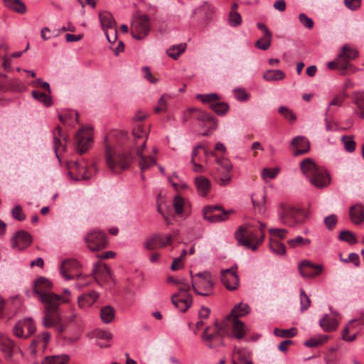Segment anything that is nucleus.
<instances>
[{
  "label": "nucleus",
  "instance_id": "f257e3e1",
  "mask_svg": "<svg viewBox=\"0 0 364 364\" xmlns=\"http://www.w3.org/2000/svg\"><path fill=\"white\" fill-rule=\"evenodd\" d=\"M44 305V316L43 325L46 328H51L60 321V306L68 303L67 297L51 292L38 299Z\"/></svg>",
  "mask_w": 364,
  "mask_h": 364
},
{
  "label": "nucleus",
  "instance_id": "f03ea898",
  "mask_svg": "<svg viewBox=\"0 0 364 364\" xmlns=\"http://www.w3.org/2000/svg\"><path fill=\"white\" fill-rule=\"evenodd\" d=\"M105 142V161L109 170L114 173H120L130 167L132 156L127 152H117L110 144Z\"/></svg>",
  "mask_w": 364,
  "mask_h": 364
},
{
  "label": "nucleus",
  "instance_id": "7ed1b4c3",
  "mask_svg": "<svg viewBox=\"0 0 364 364\" xmlns=\"http://www.w3.org/2000/svg\"><path fill=\"white\" fill-rule=\"evenodd\" d=\"M256 226L247 225V226H240L235 232V236L239 244L251 249L253 251L257 250L264 239V235H258Z\"/></svg>",
  "mask_w": 364,
  "mask_h": 364
},
{
  "label": "nucleus",
  "instance_id": "20e7f679",
  "mask_svg": "<svg viewBox=\"0 0 364 364\" xmlns=\"http://www.w3.org/2000/svg\"><path fill=\"white\" fill-rule=\"evenodd\" d=\"M306 217L307 215L303 209L296 208L284 204L280 205L279 218L286 225L294 227L302 224Z\"/></svg>",
  "mask_w": 364,
  "mask_h": 364
},
{
  "label": "nucleus",
  "instance_id": "39448f33",
  "mask_svg": "<svg viewBox=\"0 0 364 364\" xmlns=\"http://www.w3.org/2000/svg\"><path fill=\"white\" fill-rule=\"evenodd\" d=\"M192 274V271H190ZM197 279H193V276L191 275L192 278V287L196 294L209 296L213 293V287L212 276L210 272H199L196 274Z\"/></svg>",
  "mask_w": 364,
  "mask_h": 364
},
{
  "label": "nucleus",
  "instance_id": "423d86ee",
  "mask_svg": "<svg viewBox=\"0 0 364 364\" xmlns=\"http://www.w3.org/2000/svg\"><path fill=\"white\" fill-rule=\"evenodd\" d=\"M150 31L149 18L146 15L136 17L131 25V33L136 40H142Z\"/></svg>",
  "mask_w": 364,
  "mask_h": 364
},
{
  "label": "nucleus",
  "instance_id": "0eeeda50",
  "mask_svg": "<svg viewBox=\"0 0 364 364\" xmlns=\"http://www.w3.org/2000/svg\"><path fill=\"white\" fill-rule=\"evenodd\" d=\"M76 149L82 154L87 151L93 142L92 128L91 127H82L75 134Z\"/></svg>",
  "mask_w": 364,
  "mask_h": 364
},
{
  "label": "nucleus",
  "instance_id": "6e6552de",
  "mask_svg": "<svg viewBox=\"0 0 364 364\" xmlns=\"http://www.w3.org/2000/svg\"><path fill=\"white\" fill-rule=\"evenodd\" d=\"M189 118L209 124L210 129L212 130L217 129V119L205 111L196 108H190L185 112L183 121H187Z\"/></svg>",
  "mask_w": 364,
  "mask_h": 364
},
{
  "label": "nucleus",
  "instance_id": "1a4fd4ad",
  "mask_svg": "<svg viewBox=\"0 0 364 364\" xmlns=\"http://www.w3.org/2000/svg\"><path fill=\"white\" fill-rule=\"evenodd\" d=\"M85 242L91 251H99L105 248L108 244L106 234L101 231H93L85 237Z\"/></svg>",
  "mask_w": 364,
  "mask_h": 364
},
{
  "label": "nucleus",
  "instance_id": "9d476101",
  "mask_svg": "<svg viewBox=\"0 0 364 364\" xmlns=\"http://www.w3.org/2000/svg\"><path fill=\"white\" fill-rule=\"evenodd\" d=\"M210 329V326H207L204 329L202 335L201 339L203 342H205V345L209 348H216L219 346H224V338L225 333L224 332H218L213 331L212 333H209Z\"/></svg>",
  "mask_w": 364,
  "mask_h": 364
},
{
  "label": "nucleus",
  "instance_id": "9b49d317",
  "mask_svg": "<svg viewBox=\"0 0 364 364\" xmlns=\"http://www.w3.org/2000/svg\"><path fill=\"white\" fill-rule=\"evenodd\" d=\"M14 333L19 338H27L36 331V325L31 318L19 321L14 327Z\"/></svg>",
  "mask_w": 364,
  "mask_h": 364
},
{
  "label": "nucleus",
  "instance_id": "f8f14e48",
  "mask_svg": "<svg viewBox=\"0 0 364 364\" xmlns=\"http://www.w3.org/2000/svg\"><path fill=\"white\" fill-rule=\"evenodd\" d=\"M216 162L218 165V171L219 173L220 185L226 186L232 178L230 171L232 166L229 159L226 158H217Z\"/></svg>",
  "mask_w": 364,
  "mask_h": 364
},
{
  "label": "nucleus",
  "instance_id": "ddd939ff",
  "mask_svg": "<svg viewBox=\"0 0 364 364\" xmlns=\"http://www.w3.org/2000/svg\"><path fill=\"white\" fill-rule=\"evenodd\" d=\"M299 270L302 277L311 279L321 274L323 267L321 264H315L309 260L304 259L299 264Z\"/></svg>",
  "mask_w": 364,
  "mask_h": 364
},
{
  "label": "nucleus",
  "instance_id": "4468645a",
  "mask_svg": "<svg viewBox=\"0 0 364 364\" xmlns=\"http://www.w3.org/2000/svg\"><path fill=\"white\" fill-rule=\"evenodd\" d=\"M68 168L70 176L76 181L86 180L87 164L85 161H70L68 162Z\"/></svg>",
  "mask_w": 364,
  "mask_h": 364
},
{
  "label": "nucleus",
  "instance_id": "2eb2a0df",
  "mask_svg": "<svg viewBox=\"0 0 364 364\" xmlns=\"http://www.w3.org/2000/svg\"><path fill=\"white\" fill-rule=\"evenodd\" d=\"M52 287L53 284L48 279L40 277L34 282L33 295L39 299L41 296H45L51 293L50 289Z\"/></svg>",
  "mask_w": 364,
  "mask_h": 364
},
{
  "label": "nucleus",
  "instance_id": "dca6fc26",
  "mask_svg": "<svg viewBox=\"0 0 364 364\" xmlns=\"http://www.w3.org/2000/svg\"><path fill=\"white\" fill-rule=\"evenodd\" d=\"M11 242L14 249L23 250L31 244L32 237L28 232L19 230L13 236Z\"/></svg>",
  "mask_w": 364,
  "mask_h": 364
},
{
  "label": "nucleus",
  "instance_id": "f3484780",
  "mask_svg": "<svg viewBox=\"0 0 364 364\" xmlns=\"http://www.w3.org/2000/svg\"><path fill=\"white\" fill-rule=\"evenodd\" d=\"M221 281L224 286L230 291L235 290L239 286V277L232 269L222 271Z\"/></svg>",
  "mask_w": 364,
  "mask_h": 364
},
{
  "label": "nucleus",
  "instance_id": "a211bd4d",
  "mask_svg": "<svg viewBox=\"0 0 364 364\" xmlns=\"http://www.w3.org/2000/svg\"><path fill=\"white\" fill-rule=\"evenodd\" d=\"M80 267L78 262L75 259H67L62 262L60 273L66 280L81 277V274H74L73 272L77 270Z\"/></svg>",
  "mask_w": 364,
  "mask_h": 364
},
{
  "label": "nucleus",
  "instance_id": "6ab92c4d",
  "mask_svg": "<svg viewBox=\"0 0 364 364\" xmlns=\"http://www.w3.org/2000/svg\"><path fill=\"white\" fill-rule=\"evenodd\" d=\"M97 283L104 282L109 284L112 282V274L108 267L105 264L95 263L92 270Z\"/></svg>",
  "mask_w": 364,
  "mask_h": 364
},
{
  "label": "nucleus",
  "instance_id": "aec40b11",
  "mask_svg": "<svg viewBox=\"0 0 364 364\" xmlns=\"http://www.w3.org/2000/svg\"><path fill=\"white\" fill-rule=\"evenodd\" d=\"M149 132V129H145L141 124L133 129L132 134L135 141L136 150L137 149H145Z\"/></svg>",
  "mask_w": 364,
  "mask_h": 364
},
{
  "label": "nucleus",
  "instance_id": "412c9836",
  "mask_svg": "<svg viewBox=\"0 0 364 364\" xmlns=\"http://www.w3.org/2000/svg\"><path fill=\"white\" fill-rule=\"evenodd\" d=\"M171 302L181 312H186L193 304V297L190 294L180 296L178 294L171 296Z\"/></svg>",
  "mask_w": 364,
  "mask_h": 364
},
{
  "label": "nucleus",
  "instance_id": "4be33fe9",
  "mask_svg": "<svg viewBox=\"0 0 364 364\" xmlns=\"http://www.w3.org/2000/svg\"><path fill=\"white\" fill-rule=\"evenodd\" d=\"M67 137L63 134V129L60 126H57L53 131V146L56 156L59 159L58 152L62 150L64 151L66 148Z\"/></svg>",
  "mask_w": 364,
  "mask_h": 364
},
{
  "label": "nucleus",
  "instance_id": "5701e85b",
  "mask_svg": "<svg viewBox=\"0 0 364 364\" xmlns=\"http://www.w3.org/2000/svg\"><path fill=\"white\" fill-rule=\"evenodd\" d=\"M300 168L303 173L307 177L310 178L314 173L322 174L324 173V168L318 166L315 162L311 159H305L300 164Z\"/></svg>",
  "mask_w": 364,
  "mask_h": 364
},
{
  "label": "nucleus",
  "instance_id": "b1692460",
  "mask_svg": "<svg viewBox=\"0 0 364 364\" xmlns=\"http://www.w3.org/2000/svg\"><path fill=\"white\" fill-rule=\"evenodd\" d=\"M337 314L324 315L319 321V326L325 332L334 331L338 326L339 321L337 318Z\"/></svg>",
  "mask_w": 364,
  "mask_h": 364
},
{
  "label": "nucleus",
  "instance_id": "393cba45",
  "mask_svg": "<svg viewBox=\"0 0 364 364\" xmlns=\"http://www.w3.org/2000/svg\"><path fill=\"white\" fill-rule=\"evenodd\" d=\"M352 100L355 106L354 114L364 119V90L353 92Z\"/></svg>",
  "mask_w": 364,
  "mask_h": 364
},
{
  "label": "nucleus",
  "instance_id": "a878e982",
  "mask_svg": "<svg viewBox=\"0 0 364 364\" xmlns=\"http://www.w3.org/2000/svg\"><path fill=\"white\" fill-rule=\"evenodd\" d=\"M194 182L199 196L205 197L210 191L211 182L208 178L199 176L195 178Z\"/></svg>",
  "mask_w": 364,
  "mask_h": 364
},
{
  "label": "nucleus",
  "instance_id": "bb28decb",
  "mask_svg": "<svg viewBox=\"0 0 364 364\" xmlns=\"http://www.w3.org/2000/svg\"><path fill=\"white\" fill-rule=\"evenodd\" d=\"M291 144L294 146L296 149L294 151L293 155L297 156L304 154L309 151L310 144L306 138L304 136H296L292 141Z\"/></svg>",
  "mask_w": 364,
  "mask_h": 364
},
{
  "label": "nucleus",
  "instance_id": "cd10ccee",
  "mask_svg": "<svg viewBox=\"0 0 364 364\" xmlns=\"http://www.w3.org/2000/svg\"><path fill=\"white\" fill-rule=\"evenodd\" d=\"M324 173L322 174L314 173L310 178L311 183L317 188H323L328 186L331 183L329 173L324 168Z\"/></svg>",
  "mask_w": 364,
  "mask_h": 364
},
{
  "label": "nucleus",
  "instance_id": "c85d7f7f",
  "mask_svg": "<svg viewBox=\"0 0 364 364\" xmlns=\"http://www.w3.org/2000/svg\"><path fill=\"white\" fill-rule=\"evenodd\" d=\"M327 67L331 70L338 69L342 71L343 74L353 73L356 70L353 64L340 61L338 56L336 60L328 63Z\"/></svg>",
  "mask_w": 364,
  "mask_h": 364
},
{
  "label": "nucleus",
  "instance_id": "c756f323",
  "mask_svg": "<svg viewBox=\"0 0 364 364\" xmlns=\"http://www.w3.org/2000/svg\"><path fill=\"white\" fill-rule=\"evenodd\" d=\"M349 216L354 224H361L364 222V206L360 204L352 205L349 209Z\"/></svg>",
  "mask_w": 364,
  "mask_h": 364
},
{
  "label": "nucleus",
  "instance_id": "7c9ffc66",
  "mask_svg": "<svg viewBox=\"0 0 364 364\" xmlns=\"http://www.w3.org/2000/svg\"><path fill=\"white\" fill-rule=\"evenodd\" d=\"M250 308L248 304L244 303H239L235 305L231 310L230 313L226 316L228 321L234 319L239 317H243L249 314Z\"/></svg>",
  "mask_w": 364,
  "mask_h": 364
},
{
  "label": "nucleus",
  "instance_id": "2f4dec72",
  "mask_svg": "<svg viewBox=\"0 0 364 364\" xmlns=\"http://www.w3.org/2000/svg\"><path fill=\"white\" fill-rule=\"evenodd\" d=\"M145 249L154 250L164 247V240L161 234H154L149 237L144 243Z\"/></svg>",
  "mask_w": 364,
  "mask_h": 364
},
{
  "label": "nucleus",
  "instance_id": "473e14b6",
  "mask_svg": "<svg viewBox=\"0 0 364 364\" xmlns=\"http://www.w3.org/2000/svg\"><path fill=\"white\" fill-rule=\"evenodd\" d=\"M99 294L95 291L85 293L78 297L77 302L80 308H86L92 306L97 299Z\"/></svg>",
  "mask_w": 364,
  "mask_h": 364
},
{
  "label": "nucleus",
  "instance_id": "72a5a7b5",
  "mask_svg": "<svg viewBox=\"0 0 364 364\" xmlns=\"http://www.w3.org/2000/svg\"><path fill=\"white\" fill-rule=\"evenodd\" d=\"M144 149H137L136 150V154L139 156V165L141 172L149 169L151 166H154L156 163V159L151 156H143L142 151Z\"/></svg>",
  "mask_w": 364,
  "mask_h": 364
},
{
  "label": "nucleus",
  "instance_id": "f704fd0d",
  "mask_svg": "<svg viewBox=\"0 0 364 364\" xmlns=\"http://www.w3.org/2000/svg\"><path fill=\"white\" fill-rule=\"evenodd\" d=\"M358 56V50L348 45L343 46L342 52L338 55L339 60L347 63H350V61L355 59Z\"/></svg>",
  "mask_w": 364,
  "mask_h": 364
},
{
  "label": "nucleus",
  "instance_id": "c9c22d12",
  "mask_svg": "<svg viewBox=\"0 0 364 364\" xmlns=\"http://www.w3.org/2000/svg\"><path fill=\"white\" fill-rule=\"evenodd\" d=\"M0 349L7 358H11L13 353L18 350L13 341L4 338L0 341Z\"/></svg>",
  "mask_w": 364,
  "mask_h": 364
},
{
  "label": "nucleus",
  "instance_id": "e433bc0d",
  "mask_svg": "<svg viewBox=\"0 0 364 364\" xmlns=\"http://www.w3.org/2000/svg\"><path fill=\"white\" fill-rule=\"evenodd\" d=\"M355 322L358 323L360 325H364V321H363L361 318L350 320L342 331L341 336L343 341L346 342H352L356 339L357 333H353V335L349 336V331L351 328H353V323Z\"/></svg>",
  "mask_w": 364,
  "mask_h": 364
},
{
  "label": "nucleus",
  "instance_id": "4c0bfd02",
  "mask_svg": "<svg viewBox=\"0 0 364 364\" xmlns=\"http://www.w3.org/2000/svg\"><path fill=\"white\" fill-rule=\"evenodd\" d=\"M230 321L233 336L238 340L242 339L246 335L245 323L236 318Z\"/></svg>",
  "mask_w": 364,
  "mask_h": 364
},
{
  "label": "nucleus",
  "instance_id": "58836bf2",
  "mask_svg": "<svg viewBox=\"0 0 364 364\" xmlns=\"http://www.w3.org/2000/svg\"><path fill=\"white\" fill-rule=\"evenodd\" d=\"M99 18L103 31L109 30L116 27V21L109 12L100 13Z\"/></svg>",
  "mask_w": 364,
  "mask_h": 364
},
{
  "label": "nucleus",
  "instance_id": "ea45409f",
  "mask_svg": "<svg viewBox=\"0 0 364 364\" xmlns=\"http://www.w3.org/2000/svg\"><path fill=\"white\" fill-rule=\"evenodd\" d=\"M5 6L16 13L23 14L26 12V6L21 0H4Z\"/></svg>",
  "mask_w": 364,
  "mask_h": 364
},
{
  "label": "nucleus",
  "instance_id": "a19ab883",
  "mask_svg": "<svg viewBox=\"0 0 364 364\" xmlns=\"http://www.w3.org/2000/svg\"><path fill=\"white\" fill-rule=\"evenodd\" d=\"M69 356L67 355L46 356L42 361V364H67Z\"/></svg>",
  "mask_w": 364,
  "mask_h": 364
},
{
  "label": "nucleus",
  "instance_id": "79ce46f5",
  "mask_svg": "<svg viewBox=\"0 0 364 364\" xmlns=\"http://www.w3.org/2000/svg\"><path fill=\"white\" fill-rule=\"evenodd\" d=\"M269 245L271 250L278 255H284L286 253L285 245L278 240L269 237Z\"/></svg>",
  "mask_w": 364,
  "mask_h": 364
},
{
  "label": "nucleus",
  "instance_id": "37998d69",
  "mask_svg": "<svg viewBox=\"0 0 364 364\" xmlns=\"http://www.w3.org/2000/svg\"><path fill=\"white\" fill-rule=\"evenodd\" d=\"M284 77V73L280 70H269L263 74V78L267 81L281 80Z\"/></svg>",
  "mask_w": 364,
  "mask_h": 364
},
{
  "label": "nucleus",
  "instance_id": "c03bdc74",
  "mask_svg": "<svg viewBox=\"0 0 364 364\" xmlns=\"http://www.w3.org/2000/svg\"><path fill=\"white\" fill-rule=\"evenodd\" d=\"M328 338L329 337L326 335H318L306 341L304 346L309 348L318 347L326 343Z\"/></svg>",
  "mask_w": 364,
  "mask_h": 364
},
{
  "label": "nucleus",
  "instance_id": "a18cd8bd",
  "mask_svg": "<svg viewBox=\"0 0 364 364\" xmlns=\"http://www.w3.org/2000/svg\"><path fill=\"white\" fill-rule=\"evenodd\" d=\"M100 316L104 323H109L114 317V309L110 306H105L101 309Z\"/></svg>",
  "mask_w": 364,
  "mask_h": 364
},
{
  "label": "nucleus",
  "instance_id": "49530a36",
  "mask_svg": "<svg viewBox=\"0 0 364 364\" xmlns=\"http://www.w3.org/2000/svg\"><path fill=\"white\" fill-rule=\"evenodd\" d=\"M186 48V43H181L177 46H173L166 50V53L172 58L177 59L183 52H185Z\"/></svg>",
  "mask_w": 364,
  "mask_h": 364
},
{
  "label": "nucleus",
  "instance_id": "de8ad7c7",
  "mask_svg": "<svg viewBox=\"0 0 364 364\" xmlns=\"http://www.w3.org/2000/svg\"><path fill=\"white\" fill-rule=\"evenodd\" d=\"M33 98L36 100L41 102L46 107H49L52 105L51 97L43 92L38 90H33L31 93Z\"/></svg>",
  "mask_w": 364,
  "mask_h": 364
},
{
  "label": "nucleus",
  "instance_id": "09e8293b",
  "mask_svg": "<svg viewBox=\"0 0 364 364\" xmlns=\"http://www.w3.org/2000/svg\"><path fill=\"white\" fill-rule=\"evenodd\" d=\"M196 98L203 103H215L220 99V97L217 93L210 94H198L196 95Z\"/></svg>",
  "mask_w": 364,
  "mask_h": 364
},
{
  "label": "nucleus",
  "instance_id": "8fccbe9b",
  "mask_svg": "<svg viewBox=\"0 0 364 364\" xmlns=\"http://www.w3.org/2000/svg\"><path fill=\"white\" fill-rule=\"evenodd\" d=\"M274 333L275 336L281 338H292L296 335L297 330L294 327L289 329H279L275 328L274 330Z\"/></svg>",
  "mask_w": 364,
  "mask_h": 364
},
{
  "label": "nucleus",
  "instance_id": "3c124183",
  "mask_svg": "<svg viewBox=\"0 0 364 364\" xmlns=\"http://www.w3.org/2000/svg\"><path fill=\"white\" fill-rule=\"evenodd\" d=\"M210 108L218 115H224L229 109V105L226 102H215L210 105Z\"/></svg>",
  "mask_w": 364,
  "mask_h": 364
},
{
  "label": "nucleus",
  "instance_id": "603ef678",
  "mask_svg": "<svg viewBox=\"0 0 364 364\" xmlns=\"http://www.w3.org/2000/svg\"><path fill=\"white\" fill-rule=\"evenodd\" d=\"M203 214V218L207 221L214 223H220L227 220V213H225V210H223V213L220 214H217L214 215H209V214L205 215Z\"/></svg>",
  "mask_w": 364,
  "mask_h": 364
},
{
  "label": "nucleus",
  "instance_id": "864d4df0",
  "mask_svg": "<svg viewBox=\"0 0 364 364\" xmlns=\"http://www.w3.org/2000/svg\"><path fill=\"white\" fill-rule=\"evenodd\" d=\"M310 242L311 240L309 239H304L301 236H296L294 239L289 240L287 243L290 247L295 248L297 247L306 246Z\"/></svg>",
  "mask_w": 364,
  "mask_h": 364
},
{
  "label": "nucleus",
  "instance_id": "5fc2aeb1",
  "mask_svg": "<svg viewBox=\"0 0 364 364\" xmlns=\"http://www.w3.org/2000/svg\"><path fill=\"white\" fill-rule=\"evenodd\" d=\"M338 239L342 241H345L350 245H353L357 242V238L355 234L348 230H343L340 232Z\"/></svg>",
  "mask_w": 364,
  "mask_h": 364
},
{
  "label": "nucleus",
  "instance_id": "6e6d98bb",
  "mask_svg": "<svg viewBox=\"0 0 364 364\" xmlns=\"http://www.w3.org/2000/svg\"><path fill=\"white\" fill-rule=\"evenodd\" d=\"M272 39V35H271L269 38H267L265 35H263L255 42V46L262 50H267L271 46Z\"/></svg>",
  "mask_w": 364,
  "mask_h": 364
},
{
  "label": "nucleus",
  "instance_id": "4d7b16f0",
  "mask_svg": "<svg viewBox=\"0 0 364 364\" xmlns=\"http://www.w3.org/2000/svg\"><path fill=\"white\" fill-rule=\"evenodd\" d=\"M341 141L343 143L345 149L348 152L352 153L355 151L356 144L353 136H343L341 137Z\"/></svg>",
  "mask_w": 364,
  "mask_h": 364
},
{
  "label": "nucleus",
  "instance_id": "13d9d810",
  "mask_svg": "<svg viewBox=\"0 0 364 364\" xmlns=\"http://www.w3.org/2000/svg\"><path fill=\"white\" fill-rule=\"evenodd\" d=\"M228 23L232 27L240 26L242 23L241 15L237 11H230L228 16Z\"/></svg>",
  "mask_w": 364,
  "mask_h": 364
},
{
  "label": "nucleus",
  "instance_id": "bf43d9fd",
  "mask_svg": "<svg viewBox=\"0 0 364 364\" xmlns=\"http://www.w3.org/2000/svg\"><path fill=\"white\" fill-rule=\"evenodd\" d=\"M279 171V168H264L262 171V177L265 181L274 178Z\"/></svg>",
  "mask_w": 364,
  "mask_h": 364
},
{
  "label": "nucleus",
  "instance_id": "052dcab7",
  "mask_svg": "<svg viewBox=\"0 0 364 364\" xmlns=\"http://www.w3.org/2000/svg\"><path fill=\"white\" fill-rule=\"evenodd\" d=\"M300 304L302 312L307 310L311 305V300L303 289H300Z\"/></svg>",
  "mask_w": 364,
  "mask_h": 364
},
{
  "label": "nucleus",
  "instance_id": "680f3d73",
  "mask_svg": "<svg viewBox=\"0 0 364 364\" xmlns=\"http://www.w3.org/2000/svg\"><path fill=\"white\" fill-rule=\"evenodd\" d=\"M183 198L180 196H176L173 201V205L176 214L181 215L183 213Z\"/></svg>",
  "mask_w": 364,
  "mask_h": 364
},
{
  "label": "nucleus",
  "instance_id": "e2e57ef3",
  "mask_svg": "<svg viewBox=\"0 0 364 364\" xmlns=\"http://www.w3.org/2000/svg\"><path fill=\"white\" fill-rule=\"evenodd\" d=\"M279 113L283 115L287 119L291 122H294L296 119V115L287 107H280L279 108Z\"/></svg>",
  "mask_w": 364,
  "mask_h": 364
},
{
  "label": "nucleus",
  "instance_id": "0e129e2a",
  "mask_svg": "<svg viewBox=\"0 0 364 364\" xmlns=\"http://www.w3.org/2000/svg\"><path fill=\"white\" fill-rule=\"evenodd\" d=\"M11 215L14 219L18 221H23L26 219V215L23 213L21 206L17 205L11 210Z\"/></svg>",
  "mask_w": 364,
  "mask_h": 364
},
{
  "label": "nucleus",
  "instance_id": "69168bd1",
  "mask_svg": "<svg viewBox=\"0 0 364 364\" xmlns=\"http://www.w3.org/2000/svg\"><path fill=\"white\" fill-rule=\"evenodd\" d=\"M269 232L271 235V237H277L283 240L286 237L287 230L283 228H270Z\"/></svg>",
  "mask_w": 364,
  "mask_h": 364
},
{
  "label": "nucleus",
  "instance_id": "338daca9",
  "mask_svg": "<svg viewBox=\"0 0 364 364\" xmlns=\"http://www.w3.org/2000/svg\"><path fill=\"white\" fill-rule=\"evenodd\" d=\"M78 117V113L75 111H71L69 113L64 114H59L60 120L63 124H67L68 121L73 118H75V121L77 122Z\"/></svg>",
  "mask_w": 364,
  "mask_h": 364
},
{
  "label": "nucleus",
  "instance_id": "774afa93",
  "mask_svg": "<svg viewBox=\"0 0 364 364\" xmlns=\"http://www.w3.org/2000/svg\"><path fill=\"white\" fill-rule=\"evenodd\" d=\"M324 224L326 227L330 230H332L336 225L338 220L336 215L332 214L328 217H326L324 218Z\"/></svg>",
  "mask_w": 364,
  "mask_h": 364
}]
</instances>
